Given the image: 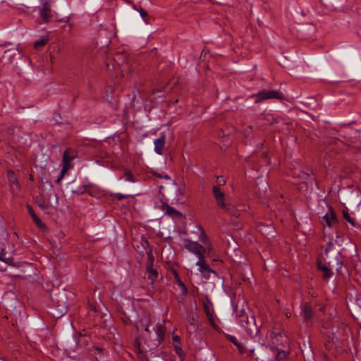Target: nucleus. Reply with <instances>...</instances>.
<instances>
[{"label":"nucleus","mask_w":361,"mask_h":361,"mask_svg":"<svg viewBox=\"0 0 361 361\" xmlns=\"http://www.w3.org/2000/svg\"><path fill=\"white\" fill-rule=\"evenodd\" d=\"M252 97H255V102L259 103L269 99H283V94L277 90H262L257 94L252 95Z\"/></svg>","instance_id":"7ed1b4c3"},{"label":"nucleus","mask_w":361,"mask_h":361,"mask_svg":"<svg viewBox=\"0 0 361 361\" xmlns=\"http://www.w3.org/2000/svg\"><path fill=\"white\" fill-rule=\"evenodd\" d=\"M322 224L324 226L326 225L329 227H331L334 225L338 224V219L331 205L329 206V213L322 216Z\"/></svg>","instance_id":"423d86ee"},{"label":"nucleus","mask_w":361,"mask_h":361,"mask_svg":"<svg viewBox=\"0 0 361 361\" xmlns=\"http://www.w3.org/2000/svg\"><path fill=\"white\" fill-rule=\"evenodd\" d=\"M274 337H276V340H277V341H279V338H280V339L283 338V335H282L281 334H276L274 332H271V333L270 334V336H271V338H274Z\"/></svg>","instance_id":"f704fd0d"},{"label":"nucleus","mask_w":361,"mask_h":361,"mask_svg":"<svg viewBox=\"0 0 361 361\" xmlns=\"http://www.w3.org/2000/svg\"><path fill=\"white\" fill-rule=\"evenodd\" d=\"M302 178L307 180L310 177V173L302 172Z\"/></svg>","instance_id":"a19ab883"},{"label":"nucleus","mask_w":361,"mask_h":361,"mask_svg":"<svg viewBox=\"0 0 361 361\" xmlns=\"http://www.w3.org/2000/svg\"><path fill=\"white\" fill-rule=\"evenodd\" d=\"M52 300L56 304V307L59 311V317L66 312L68 302L64 293H58L54 298H52Z\"/></svg>","instance_id":"39448f33"},{"label":"nucleus","mask_w":361,"mask_h":361,"mask_svg":"<svg viewBox=\"0 0 361 361\" xmlns=\"http://www.w3.org/2000/svg\"><path fill=\"white\" fill-rule=\"evenodd\" d=\"M195 247L194 248H200V249L204 248L202 245H200L198 243H195Z\"/></svg>","instance_id":"37998d69"},{"label":"nucleus","mask_w":361,"mask_h":361,"mask_svg":"<svg viewBox=\"0 0 361 361\" xmlns=\"http://www.w3.org/2000/svg\"><path fill=\"white\" fill-rule=\"evenodd\" d=\"M59 22H66L65 20H59Z\"/></svg>","instance_id":"4d7b16f0"},{"label":"nucleus","mask_w":361,"mask_h":361,"mask_svg":"<svg viewBox=\"0 0 361 361\" xmlns=\"http://www.w3.org/2000/svg\"><path fill=\"white\" fill-rule=\"evenodd\" d=\"M239 322L245 327L250 337L253 338L258 336L260 329L256 324L255 316L251 315L249 317L245 312L242 311L239 315Z\"/></svg>","instance_id":"f257e3e1"},{"label":"nucleus","mask_w":361,"mask_h":361,"mask_svg":"<svg viewBox=\"0 0 361 361\" xmlns=\"http://www.w3.org/2000/svg\"><path fill=\"white\" fill-rule=\"evenodd\" d=\"M166 136L162 134L159 138L154 140V151L159 155L163 154L165 145Z\"/></svg>","instance_id":"9b49d317"},{"label":"nucleus","mask_w":361,"mask_h":361,"mask_svg":"<svg viewBox=\"0 0 361 361\" xmlns=\"http://www.w3.org/2000/svg\"><path fill=\"white\" fill-rule=\"evenodd\" d=\"M141 244L144 248H145V245L146 246L149 247V243L147 240L143 236L141 238Z\"/></svg>","instance_id":"58836bf2"},{"label":"nucleus","mask_w":361,"mask_h":361,"mask_svg":"<svg viewBox=\"0 0 361 361\" xmlns=\"http://www.w3.org/2000/svg\"><path fill=\"white\" fill-rule=\"evenodd\" d=\"M91 187H92V184H90H90H84V185L79 186L76 189L72 190L71 192L73 194H76V195H82L85 193H88L90 195H92V192L87 190L89 188H91Z\"/></svg>","instance_id":"f3484780"},{"label":"nucleus","mask_w":361,"mask_h":361,"mask_svg":"<svg viewBox=\"0 0 361 361\" xmlns=\"http://www.w3.org/2000/svg\"><path fill=\"white\" fill-rule=\"evenodd\" d=\"M0 260L8 264H12L14 262V259L11 257V254L7 255V252H5V250H1L0 252Z\"/></svg>","instance_id":"a211bd4d"},{"label":"nucleus","mask_w":361,"mask_h":361,"mask_svg":"<svg viewBox=\"0 0 361 361\" xmlns=\"http://www.w3.org/2000/svg\"><path fill=\"white\" fill-rule=\"evenodd\" d=\"M212 194L214 195V197L216 202L217 206L220 209H224L226 212V210H230L231 208V204H228L225 202V197L226 194L222 192L219 188V185H214L212 188Z\"/></svg>","instance_id":"20e7f679"},{"label":"nucleus","mask_w":361,"mask_h":361,"mask_svg":"<svg viewBox=\"0 0 361 361\" xmlns=\"http://www.w3.org/2000/svg\"><path fill=\"white\" fill-rule=\"evenodd\" d=\"M125 176H126V180L130 181V182L135 181L133 173L130 170L126 169L125 171Z\"/></svg>","instance_id":"a878e982"},{"label":"nucleus","mask_w":361,"mask_h":361,"mask_svg":"<svg viewBox=\"0 0 361 361\" xmlns=\"http://www.w3.org/2000/svg\"><path fill=\"white\" fill-rule=\"evenodd\" d=\"M145 23H149V21L147 19H145Z\"/></svg>","instance_id":"5fc2aeb1"},{"label":"nucleus","mask_w":361,"mask_h":361,"mask_svg":"<svg viewBox=\"0 0 361 361\" xmlns=\"http://www.w3.org/2000/svg\"><path fill=\"white\" fill-rule=\"evenodd\" d=\"M152 174H153V176H154L156 177H158V178H164L166 179H169V177L168 175H166V176H161V174H159V173H158L157 172H154Z\"/></svg>","instance_id":"ea45409f"},{"label":"nucleus","mask_w":361,"mask_h":361,"mask_svg":"<svg viewBox=\"0 0 361 361\" xmlns=\"http://www.w3.org/2000/svg\"><path fill=\"white\" fill-rule=\"evenodd\" d=\"M8 180L12 185H14L18 190H20V184L18 180L15 172L13 170L7 171Z\"/></svg>","instance_id":"ddd939ff"},{"label":"nucleus","mask_w":361,"mask_h":361,"mask_svg":"<svg viewBox=\"0 0 361 361\" xmlns=\"http://www.w3.org/2000/svg\"><path fill=\"white\" fill-rule=\"evenodd\" d=\"M35 202L37 204V205L39 206V207H40L41 209H47V205L46 204L45 201L43 200V198L41 195H37L35 197Z\"/></svg>","instance_id":"b1692460"},{"label":"nucleus","mask_w":361,"mask_h":361,"mask_svg":"<svg viewBox=\"0 0 361 361\" xmlns=\"http://www.w3.org/2000/svg\"><path fill=\"white\" fill-rule=\"evenodd\" d=\"M111 196L115 197L116 198H117L118 200H121L123 199H126L129 197V195H123L121 193H114V194L111 195Z\"/></svg>","instance_id":"cd10ccee"},{"label":"nucleus","mask_w":361,"mask_h":361,"mask_svg":"<svg viewBox=\"0 0 361 361\" xmlns=\"http://www.w3.org/2000/svg\"><path fill=\"white\" fill-rule=\"evenodd\" d=\"M174 348H175L176 353L180 357V360L183 361V357H184V353H183V351L180 345H176L174 346Z\"/></svg>","instance_id":"bb28decb"},{"label":"nucleus","mask_w":361,"mask_h":361,"mask_svg":"<svg viewBox=\"0 0 361 361\" xmlns=\"http://www.w3.org/2000/svg\"><path fill=\"white\" fill-rule=\"evenodd\" d=\"M303 30H305V27H301V31H303Z\"/></svg>","instance_id":"13d9d810"},{"label":"nucleus","mask_w":361,"mask_h":361,"mask_svg":"<svg viewBox=\"0 0 361 361\" xmlns=\"http://www.w3.org/2000/svg\"><path fill=\"white\" fill-rule=\"evenodd\" d=\"M345 139L346 145H350L356 144L358 142H361V130H350L343 136Z\"/></svg>","instance_id":"0eeeda50"},{"label":"nucleus","mask_w":361,"mask_h":361,"mask_svg":"<svg viewBox=\"0 0 361 361\" xmlns=\"http://www.w3.org/2000/svg\"><path fill=\"white\" fill-rule=\"evenodd\" d=\"M357 35L360 36V37L361 38V29L357 32Z\"/></svg>","instance_id":"09e8293b"},{"label":"nucleus","mask_w":361,"mask_h":361,"mask_svg":"<svg viewBox=\"0 0 361 361\" xmlns=\"http://www.w3.org/2000/svg\"><path fill=\"white\" fill-rule=\"evenodd\" d=\"M310 29H311V30H312V32H314L315 29H314V27L313 25H312V24H310Z\"/></svg>","instance_id":"49530a36"},{"label":"nucleus","mask_w":361,"mask_h":361,"mask_svg":"<svg viewBox=\"0 0 361 361\" xmlns=\"http://www.w3.org/2000/svg\"><path fill=\"white\" fill-rule=\"evenodd\" d=\"M225 336L229 341L233 343L237 347L240 354H243L245 352L243 345L238 341L237 338L234 336L226 334Z\"/></svg>","instance_id":"2eb2a0df"},{"label":"nucleus","mask_w":361,"mask_h":361,"mask_svg":"<svg viewBox=\"0 0 361 361\" xmlns=\"http://www.w3.org/2000/svg\"><path fill=\"white\" fill-rule=\"evenodd\" d=\"M277 350L279 351L277 355H276V358L277 360H283L286 357V353L283 350L279 351V349L277 348Z\"/></svg>","instance_id":"c85d7f7f"},{"label":"nucleus","mask_w":361,"mask_h":361,"mask_svg":"<svg viewBox=\"0 0 361 361\" xmlns=\"http://www.w3.org/2000/svg\"><path fill=\"white\" fill-rule=\"evenodd\" d=\"M27 208L28 213L30 215V216L32 217V219H34L36 216H37V214H35L33 208L30 204L27 205Z\"/></svg>","instance_id":"2f4dec72"},{"label":"nucleus","mask_w":361,"mask_h":361,"mask_svg":"<svg viewBox=\"0 0 361 361\" xmlns=\"http://www.w3.org/2000/svg\"><path fill=\"white\" fill-rule=\"evenodd\" d=\"M67 171H68L67 170L64 171V169H61L59 176L58 177V178L56 180V184L60 183V181L63 178V177H64L65 174L67 173Z\"/></svg>","instance_id":"72a5a7b5"},{"label":"nucleus","mask_w":361,"mask_h":361,"mask_svg":"<svg viewBox=\"0 0 361 361\" xmlns=\"http://www.w3.org/2000/svg\"><path fill=\"white\" fill-rule=\"evenodd\" d=\"M250 351L251 353H254V350H250Z\"/></svg>","instance_id":"6e6d98bb"},{"label":"nucleus","mask_w":361,"mask_h":361,"mask_svg":"<svg viewBox=\"0 0 361 361\" xmlns=\"http://www.w3.org/2000/svg\"><path fill=\"white\" fill-rule=\"evenodd\" d=\"M145 330L146 331H149L148 326H147L145 328Z\"/></svg>","instance_id":"3c124183"},{"label":"nucleus","mask_w":361,"mask_h":361,"mask_svg":"<svg viewBox=\"0 0 361 361\" xmlns=\"http://www.w3.org/2000/svg\"><path fill=\"white\" fill-rule=\"evenodd\" d=\"M194 253L198 256L199 259L196 262V265L199 267V271L202 274V276L206 279L210 278V274H214L216 275V272L212 269L209 265L206 262L204 259L203 255L206 250H191Z\"/></svg>","instance_id":"f03ea898"},{"label":"nucleus","mask_w":361,"mask_h":361,"mask_svg":"<svg viewBox=\"0 0 361 361\" xmlns=\"http://www.w3.org/2000/svg\"><path fill=\"white\" fill-rule=\"evenodd\" d=\"M30 180H33V176L32 175H30Z\"/></svg>","instance_id":"864d4df0"},{"label":"nucleus","mask_w":361,"mask_h":361,"mask_svg":"<svg viewBox=\"0 0 361 361\" xmlns=\"http://www.w3.org/2000/svg\"><path fill=\"white\" fill-rule=\"evenodd\" d=\"M67 171H68L67 170L64 171V169H61L59 176L58 177V178L56 180V184L60 183V181L63 178V177H64L65 174L67 173Z\"/></svg>","instance_id":"473e14b6"},{"label":"nucleus","mask_w":361,"mask_h":361,"mask_svg":"<svg viewBox=\"0 0 361 361\" xmlns=\"http://www.w3.org/2000/svg\"><path fill=\"white\" fill-rule=\"evenodd\" d=\"M179 284L185 287L184 284L180 281Z\"/></svg>","instance_id":"603ef678"},{"label":"nucleus","mask_w":361,"mask_h":361,"mask_svg":"<svg viewBox=\"0 0 361 361\" xmlns=\"http://www.w3.org/2000/svg\"><path fill=\"white\" fill-rule=\"evenodd\" d=\"M146 254L147 255V260L146 262V267L147 266L153 267V263H154V258L152 250H149L146 252Z\"/></svg>","instance_id":"393cba45"},{"label":"nucleus","mask_w":361,"mask_h":361,"mask_svg":"<svg viewBox=\"0 0 361 361\" xmlns=\"http://www.w3.org/2000/svg\"><path fill=\"white\" fill-rule=\"evenodd\" d=\"M146 270L148 274V279L150 281L151 284H153L157 279L159 273L157 269H154L153 267L147 266Z\"/></svg>","instance_id":"dca6fc26"},{"label":"nucleus","mask_w":361,"mask_h":361,"mask_svg":"<svg viewBox=\"0 0 361 361\" xmlns=\"http://www.w3.org/2000/svg\"><path fill=\"white\" fill-rule=\"evenodd\" d=\"M231 208L230 210H226V212L231 214V216L238 218L240 215V212L246 210V206L244 204L238 205L237 207L231 204Z\"/></svg>","instance_id":"4468645a"},{"label":"nucleus","mask_w":361,"mask_h":361,"mask_svg":"<svg viewBox=\"0 0 361 361\" xmlns=\"http://www.w3.org/2000/svg\"><path fill=\"white\" fill-rule=\"evenodd\" d=\"M156 333L157 334L159 339L160 341H162L164 339V334H165L164 326L161 324H158L156 326Z\"/></svg>","instance_id":"5701e85b"},{"label":"nucleus","mask_w":361,"mask_h":361,"mask_svg":"<svg viewBox=\"0 0 361 361\" xmlns=\"http://www.w3.org/2000/svg\"><path fill=\"white\" fill-rule=\"evenodd\" d=\"M138 11H139V13H140V16L143 18H145L148 16V13L144 8H140V9Z\"/></svg>","instance_id":"c9c22d12"},{"label":"nucleus","mask_w":361,"mask_h":361,"mask_svg":"<svg viewBox=\"0 0 361 361\" xmlns=\"http://www.w3.org/2000/svg\"><path fill=\"white\" fill-rule=\"evenodd\" d=\"M212 306V304L209 301H207L203 303V308H204V311L207 315V317L209 323L213 325L214 324V319L213 317L214 311H213Z\"/></svg>","instance_id":"f8f14e48"},{"label":"nucleus","mask_w":361,"mask_h":361,"mask_svg":"<svg viewBox=\"0 0 361 361\" xmlns=\"http://www.w3.org/2000/svg\"><path fill=\"white\" fill-rule=\"evenodd\" d=\"M319 269L324 272L323 278L326 279L332 275L331 270L326 265L318 264Z\"/></svg>","instance_id":"412c9836"},{"label":"nucleus","mask_w":361,"mask_h":361,"mask_svg":"<svg viewBox=\"0 0 361 361\" xmlns=\"http://www.w3.org/2000/svg\"><path fill=\"white\" fill-rule=\"evenodd\" d=\"M272 344L276 345L277 346L279 345L278 343H276L274 341H272Z\"/></svg>","instance_id":"8fccbe9b"},{"label":"nucleus","mask_w":361,"mask_h":361,"mask_svg":"<svg viewBox=\"0 0 361 361\" xmlns=\"http://www.w3.org/2000/svg\"><path fill=\"white\" fill-rule=\"evenodd\" d=\"M206 53H207V52L205 51V50H204V49H203V50L202 51V52H201V54H200V59H202V58L203 57V56H205Z\"/></svg>","instance_id":"c03bdc74"},{"label":"nucleus","mask_w":361,"mask_h":361,"mask_svg":"<svg viewBox=\"0 0 361 361\" xmlns=\"http://www.w3.org/2000/svg\"><path fill=\"white\" fill-rule=\"evenodd\" d=\"M48 41L49 39L47 37H44L42 39L35 42L33 47L35 49H39L44 47L48 43Z\"/></svg>","instance_id":"aec40b11"},{"label":"nucleus","mask_w":361,"mask_h":361,"mask_svg":"<svg viewBox=\"0 0 361 361\" xmlns=\"http://www.w3.org/2000/svg\"><path fill=\"white\" fill-rule=\"evenodd\" d=\"M139 255H140V256L143 257L145 254H144V252H143V251H140V252H139Z\"/></svg>","instance_id":"de8ad7c7"},{"label":"nucleus","mask_w":361,"mask_h":361,"mask_svg":"<svg viewBox=\"0 0 361 361\" xmlns=\"http://www.w3.org/2000/svg\"><path fill=\"white\" fill-rule=\"evenodd\" d=\"M161 209L164 212V214L171 217L172 219H180L185 217L181 212L171 207L167 203H162Z\"/></svg>","instance_id":"6e6552de"},{"label":"nucleus","mask_w":361,"mask_h":361,"mask_svg":"<svg viewBox=\"0 0 361 361\" xmlns=\"http://www.w3.org/2000/svg\"><path fill=\"white\" fill-rule=\"evenodd\" d=\"M301 315L307 323L312 321L314 312L310 303L305 302L301 305Z\"/></svg>","instance_id":"1a4fd4ad"},{"label":"nucleus","mask_w":361,"mask_h":361,"mask_svg":"<svg viewBox=\"0 0 361 361\" xmlns=\"http://www.w3.org/2000/svg\"><path fill=\"white\" fill-rule=\"evenodd\" d=\"M342 214H343V217L345 221H347L349 224H350V225L352 226H354V227L356 226V222H355V219L352 218L350 216L348 210H343Z\"/></svg>","instance_id":"4be33fe9"},{"label":"nucleus","mask_w":361,"mask_h":361,"mask_svg":"<svg viewBox=\"0 0 361 361\" xmlns=\"http://www.w3.org/2000/svg\"><path fill=\"white\" fill-rule=\"evenodd\" d=\"M10 52H11V50H10V49H8V50H6V51H4V54H8V56H9V58H10V61H11V59H12V55H11V54H10Z\"/></svg>","instance_id":"79ce46f5"},{"label":"nucleus","mask_w":361,"mask_h":361,"mask_svg":"<svg viewBox=\"0 0 361 361\" xmlns=\"http://www.w3.org/2000/svg\"><path fill=\"white\" fill-rule=\"evenodd\" d=\"M39 14L44 23H49L50 21V18L51 17V9L49 0H44Z\"/></svg>","instance_id":"9d476101"},{"label":"nucleus","mask_w":361,"mask_h":361,"mask_svg":"<svg viewBox=\"0 0 361 361\" xmlns=\"http://www.w3.org/2000/svg\"><path fill=\"white\" fill-rule=\"evenodd\" d=\"M71 168V162L63 161V167L62 169L68 171V169Z\"/></svg>","instance_id":"4c0bfd02"},{"label":"nucleus","mask_w":361,"mask_h":361,"mask_svg":"<svg viewBox=\"0 0 361 361\" xmlns=\"http://www.w3.org/2000/svg\"><path fill=\"white\" fill-rule=\"evenodd\" d=\"M75 157L74 152L71 149H66L63 154V161L71 162Z\"/></svg>","instance_id":"6ab92c4d"},{"label":"nucleus","mask_w":361,"mask_h":361,"mask_svg":"<svg viewBox=\"0 0 361 361\" xmlns=\"http://www.w3.org/2000/svg\"><path fill=\"white\" fill-rule=\"evenodd\" d=\"M173 340H174L176 342L180 343V338H179L178 336H174V337H173Z\"/></svg>","instance_id":"a18cd8bd"},{"label":"nucleus","mask_w":361,"mask_h":361,"mask_svg":"<svg viewBox=\"0 0 361 361\" xmlns=\"http://www.w3.org/2000/svg\"><path fill=\"white\" fill-rule=\"evenodd\" d=\"M200 239L203 243H205L206 240H207V235L202 229L201 233H200Z\"/></svg>","instance_id":"e433bc0d"},{"label":"nucleus","mask_w":361,"mask_h":361,"mask_svg":"<svg viewBox=\"0 0 361 361\" xmlns=\"http://www.w3.org/2000/svg\"><path fill=\"white\" fill-rule=\"evenodd\" d=\"M226 183V181L222 176L217 177V185H219V188H220L221 185H224Z\"/></svg>","instance_id":"c756f323"},{"label":"nucleus","mask_w":361,"mask_h":361,"mask_svg":"<svg viewBox=\"0 0 361 361\" xmlns=\"http://www.w3.org/2000/svg\"><path fill=\"white\" fill-rule=\"evenodd\" d=\"M32 220L38 227L42 228L44 226V224L42 223V220L38 216H36L35 218L32 219Z\"/></svg>","instance_id":"7c9ffc66"}]
</instances>
